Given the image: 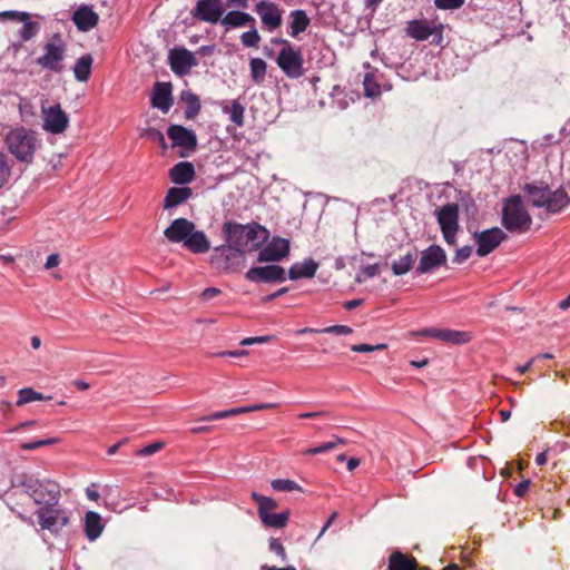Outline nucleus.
<instances>
[{
	"label": "nucleus",
	"instance_id": "obj_1",
	"mask_svg": "<svg viewBox=\"0 0 570 570\" xmlns=\"http://www.w3.org/2000/svg\"><path fill=\"white\" fill-rule=\"evenodd\" d=\"M222 233L225 242L244 255L257 252L269 237L268 229L255 222L240 224L226 220L222 225Z\"/></svg>",
	"mask_w": 570,
	"mask_h": 570
},
{
	"label": "nucleus",
	"instance_id": "obj_2",
	"mask_svg": "<svg viewBox=\"0 0 570 570\" xmlns=\"http://www.w3.org/2000/svg\"><path fill=\"white\" fill-rule=\"evenodd\" d=\"M522 190L533 207L544 208L550 214H558L570 204V197L562 187L551 190L542 180L528 183Z\"/></svg>",
	"mask_w": 570,
	"mask_h": 570
},
{
	"label": "nucleus",
	"instance_id": "obj_3",
	"mask_svg": "<svg viewBox=\"0 0 570 570\" xmlns=\"http://www.w3.org/2000/svg\"><path fill=\"white\" fill-rule=\"evenodd\" d=\"M4 142L9 153L14 158L27 165L33 161L37 150L41 146L38 132L24 127H18L8 131Z\"/></svg>",
	"mask_w": 570,
	"mask_h": 570
},
{
	"label": "nucleus",
	"instance_id": "obj_4",
	"mask_svg": "<svg viewBox=\"0 0 570 570\" xmlns=\"http://www.w3.org/2000/svg\"><path fill=\"white\" fill-rule=\"evenodd\" d=\"M501 224L510 233H527L532 224V218L520 195H512L502 203Z\"/></svg>",
	"mask_w": 570,
	"mask_h": 570
},
{
	"label": "nucleus",
	"instance_id": "obj_5",
	"mask_svg": "<svg viewBox=\"0 0 570 570\" xmlns=\"http://www.w3.org/2000/svg\"><path fill=\"white\" fill-rule=\"evenodd\" d=\"M22 491L40 507H52L60 501L61 489L58 482L50 479H37L23 476L21 482Z\"/></svg>",
	"mask_w": 570,
	"mask_h": 570
},
{
	"label": "nucleus",
	"instance_id": "obj_6",
	"mask_svg": "<svg viewBox=\"0 0 570 570\" xmlns=\"http://www.w3.org/2000/svg\"><path fill=\"white\" fill-rule=\"evenodd\" d=\"M209 264L219 273L235 274L245 268L246 256L225 242V244L213 248Z\"/></svg>",
	"mask_w": 570,
	"mask_h": 570
},
{
	"label": "nucleus",
	"instance_id": "obj_7",
	"mask_svg": "<svg viewBox=\"0 0 570 570\" xmlns=\"http://www.w3.org/2000/svg\"><path fill=\"white\" fill-rule=\"evenodd\" d=\"M67 45L60 33H55L43 47V55L37 58L36 63L52 72L63 70L62 61L66 57Z\"/></svg>",
	"mask_w": 570,
	"mask_h": 570
},
{
	"label": "nucleus",
	"instance_id": "obj_8",
	"mask_svg": "<svg viewBox=\"0 0 570 570\" xmlns=\"http://www.w3.org/2000/svg\"><path fill=\"white\" fill-rule=\"evenodd\" d=\"M38 523L42 530H48L53 535H59L61 530L70 522V512L59 502L52 507H40L36 511Z\"/></svg>",
	"mask_w": 570,
	"mask_h": 570
},
{
	"label": "nucleus",
	"instance_id": "obj_9",
	"mask_svg": "<svg viewBox=\"0 0 570 570\" xmlns=\"http://www.w3.org/2000/svg\"><path fill=\"white\" fill-rule=\"evenodd\" d=\"M276 65L291 79L301 78L305 73L302 50L294 45L279 50Z\"/></svg>",
	"mask_w": 570,
	"mask_h": 570
},
{
	"label": "nucleus",
	"instance_id": "obj_10",
	"mask_svg": "<svg viewBox=\"0 0 570 570\" xmlns=\"http://www.w3.org/2000/svg\"><path fill=\"white\" fill-rule=\"evenodd\" d=\"M31 17L32 14L26 11L8 10L0 12V21L10 20L22 23L18 32L21 42L30 41L40 32L41 24L31 20Z\"/></svg>",
	"mask_w": 570,
	"mask_h": 570
},
{
	"label": "nucleus",
	"instance_id": "obj_11",
	"mask_svg": "<svg viewBox=\"0 0 570 570\" xmlns=\"http://www.w3.org/2000/svg\"><path fill=\"white\" fill-rule=\"evenodd\" d=\"M507 234L499 227L488 228L480 233H474L473 238L476 245V255L484 257L493 252L503 240Z\"/></svg>",
	"mask_w": 570,
	"mask_h": 570
},
{
	"label": "nucleus",
	"instance_id": "obj_12",
	"mask_svg": "<svg viewBox=\"0 0 570 570\" xmlns=\"http://www.w3.org/2000/svg\"><path fill=\"white\" fill-rule=\"evenodd\" d=\"M168 63L175 75L184 77L189 73L191 68L198 65V60L185 47H175L168 52Z\"/></svg>",
	"mask_w": 570,
	"mask_h": 570
},
{
	"label": "nucleus",
	"instance_id": "obj_13",
	"mask_svg": "<svg viewBox=\"0 0 570 570\" xmlns=\"http://www.w3.org/2000/svg\"><path fill=\"white\" fill-rule=\"evenodd\" d=\"M255 12L259 16L262 28L273 32L283 22V10L279 6L269 0H262L255 4Z\"/></svg>",
	"mask_w": 570,
	"mask_h": 570
},
{
	"label": "nucleus",
	"instance_id": "obj_14",
	"mask_svg": "<svg viewBox=\"0 0 570 570\" xmlns=\"http://www.w3.org/2000/svg\"><path fill=\"white\" fill-rule=\"evenodd\" d=\"M245 278L250 283H283L286 272L279 265L253 266L245 273Z\"/></svg>",
	"mask_w": 570,
	"mask_h": 570
},
{
	"label": "nucleus",
	"instance_id": "obj_15",
	"mask_svg": "<svg viewBox=\"0 0 570 570\" xmlns=\"http://www.w3.org/2000/svg\"><path fill=\"white\" fill-rule=\"evenodd\" d=\"M45 131L58 135L63 132L69 125L68 115L61 109L60 104H56L48 108L42 107Z\"/></svg>",
	"mask_w": 570,
	"mask_h": 570
},
{
	"label": "nucleus",
	"instance_id": "obj_16",
	"mask_svg": "<svg viewBox=\"0 0 570 570\" xmlns=\"http://www.w3.org/2000/svg\"><path fill=\"white\" fill-rule=\"evenodd\" d=\"M458 216V206L451 204L443 206L438 213V222L448 244H454L455 242Z\"/></svg>",
	"mask_w": 570,
	"mask_h": 570
},
{
	"label": "nucleus",
	"instance_id": "obj_17",
	"mask_svg": "<svg viewBox=\"0 0 570 570\" xmlns=\"http://www.w3.org/2000/svg\"><path fill=\"white\" fill-rule=\"evenodd\" d=\"M289 254V242L285 238L274 237L264 247L258 249V263L279 262Z\"/></svg>",
	"mask_w": 570,
	"mask_h": 570
},
{
	"label": "nucleus",
	"instance_id": "obj_18",
	"mask_svg": "<svg viewBox=\"0 0 570 570\" xmlns=\"http://www.w3.org/2000/svg\"><path fill=\"white\" fill-rule=\"evenodd\" d=\"M224 13L222 1L198 0L191 10L193 17L204 22L217 23Z\"/></svg>",
	"mask_w": 570,
	"mask_h": 570
},
{
	"label": "nucleus",
	"instance_id": "obj_19",
	"mask_svg": "<svg viewBox=\"0 0 570 570\" xmlns=\"http://www.w3.org/2000/svg\"><path fill=\"white\" fill-rule=\"evenodd\" d=\"M71 20L79 31L88 32L97 27L99 16L91 4L83 3L72 12Z\"/></svg>",
	"mask_w": 570,
	"mask_h": 570
},
{
	"label": "nucleus",
	"instance_id": "obj_20",
	"mask_svg": "<svg viewBox=\"0 0 570 570\" xmlns=\"http://www.w3.org/2000/svg\"><path fill=\"white\" fill-rule=\"evenodd\" d=\"M446 261L445 252L439 245H431L422 252L416 273L425 274L441 265Z\"/></svg>",
	"mask_w": 570,
	"mask_h": 570
},
{
	"label": "nucleus",
	"instance_id": "obj_21",
	"mask_svg": "<svg viewBox=\"0 0 570 570\" xmlns=\"http://www.w3.org/2000/svg\"><path fill=\"white\" fill-rule=\"evenodd\" d=\"M195 227V224L184 217H179L174 219L170 225L164 230V236L169 240L170 243L178 244L183 243V245L186 242V238H188L189 233L193 232V228Z\"/></svg>",
	"mask_w": 570,
	"mask_h": 570
},
{
	"label": "nucleus",
	"instance_id": "obj_22",
	"mask_svg": "<svg viewBox=\"0 0 570 570\" xmlns=\"http://www.w3.org/2000/svg\"><path fill=\"white\" fill-rule=\"evenodd\" d=\"M167 136L171 139L174 147L178 146L189 150H195L197 146L196 134L184 126L170 125L167 129Z\"/></svg>",
	"mask_w": 570,
	"mask_h": 570
},
{
	"label": "nucleus",
	"instance_id": "obj_23",
	"mask_svg": "<svg viewBox=\"0 0 570 570\" xmlns=\"http://www.w3.org/2000/svg\"><path fill=\"white\" fill-rule=\"evenodd\" d=\"M413 334L419 336H429L446 344L461 345L463 343V332L449 328L426 327L413 332Z\"/></svg>",
	"mask_w": 570,
	"mask_h": 570
},
{
	"label": "nucleus",
	"instance_id": "obj_24",
	"mask_svg": "<svg viewBox=\"0 0 570 570\" xmlns=\"http://www.w3.org/2000/svg\"><path fill=\"white\" fill-rule=\"evenodd\" d=\"M150 102L154 108H157L163 112H168L174 102L171 96V85L168 82L157 81L154 86Z\"/></svg>",
	"mask_w": 570,
	"mask_h": 570
},
{
	"label": "nucleus",
	"instance_id": "obj_25",
	"mask_svg": "<svg viewBox=\"0 0 570 570\" xmlns=\"http://www.w3.org/2000/svg\"><path fill=\"white\" fill-rule=\"evenodd\" d=\"M169 178L176 185H186L194 180L195 168L189 161H179L169 170Z\"/></svg>",
	"mask_w": 570,
	"mask_h": 570
},
{
	"label": "nucleus",
	"instance_id": "obj_26",
	"mask_svg": "<svg viewBox=\"0 0 570 570\" xmlns=\"http://www.w3.org/2000/svg\"><path fill=\"white\" fill-rule=\"evenodd\" d=\"M184 247L193 254H205L210 249V242L206 234L203 230L196 229L195 226L193 232L189 233L188 238H186Z\"/></svg>",
	"mask_w": 570,
	"mask_h": 570
},
{
	"label": "nucleus",
	"instance_id": "obj_27",
	"mask_svg": "<svg viewBox=\"0 0 570 570\" xmlns=\"http://www.w3.org/2000/svg\"><path fill=\"white\" fill-rule=\"evenodd\" d=\"M193 196V190L190 187H171L168 189L163 207L164 209L175 208L185 202H187Z\"/></svg>",
	"mask_w": 570,
	"mask_h": 570
},
{
	"label": "nucleus",
	"instance_id": "obj_28",
	"mask_svg": "<svg viewBox=\"0 0 570 570\" xmlns=\"http://www.w3.org/2000/svg\"><path fill=\"white\" fill-rule=\"evenodd\" d=\"M317 268L318 264L312 258L294 263L288 271V278L292 281L312 278L314 277Z\"/></svg>",
	"mask_w": 570,
	"mask_h": 570
},
{
	"label": "nucleus",
	"instance_id": "obj_29",
	"mask_svg": "<svg viewBox=\"0 0 570 570\" xmlns=\"http://www.w3.org/2000/svg\"><path fill=\"white\" fill-rule=\"evenodd\" d=\"M433 32L434 29L425 20H411L405 28L406 36L416 41L428 40Z\"/></svg>",
	"mask_w": 570,
	"mask_h": 570
},
{
	"label": "nucleus",
	"instance_id": "obj_30",
	"mask_svg": "<svg viewBox=\"0 0 570 570\" xmlns=\"http://www.w3.org/2000/svg\"><path fill=\"white\" fill-rule=\"evenodd\" d=\"M419 563L413 556L394 551L389 557L387 570H417Z\"/></svg>",
	"mask_w": 570,
	"mask_h": 570
},
{
	"label": "nucleus",
	"instance_id": "obj_31",
	"mask_svg": "<svg viewBox=\"0 0 570 570\" xmlns=\"http://www.w3.org/2000/svg\"><path fill=\"white\" fill-rule=\"evenodd\" d=\"M219 21L227 30L243 27L247 23L252 26L256 23L254 17L243 11H229Z\"/></svg>",
	"mask_w": 570,
	"mask_h": 570
},
{
	"label": "nucleus",
	"instance_id": "obj_32",
	"mask_svg": "<svg viewBox=\"0 0 570 570\" xmlns=\"http://www.w3.org/2000/svg\"><path fill=\"white\" fill-rule=\"evenodd\" d=\"M311 23V19L305 10L297 9L289 13V36L296 38L304 32Z\"/></svg>",
	"mask_w": 570,
	"mask_h": 570
},
{
	"label": "nucleus",
	"instance_id": "obj_33",
	"mask_svg": "<svg viewBox=\"0 0 570 570\" xmlns=\"http://www.w3.org/2000/svg\"><path fill=\"white\" fill-rule=\"evenodd\" d=\"M104 530L101 517L99 513L88 511L85 515V533L88 540L94 541L100 537Z\"/></svg>",
	"mask_w": 570,
	"mask_h": 570
},
{
	"label": "nucleus",
	"instance_id": "obj_34",
	"mask_svg": "<svg viewBox=\"0 0 570 570\" xmlns=\"http://www.w3.org/2000/svg\"><path fill=\"white\" fill-rule=\"evenodd\" d=\"M222 111L227 115L229 120L237 127L244 126L245 107L238 99L232 100L230 102L223 101Z\"/></svg>",
	"mask_w": 570,
	"mask_h": 570
},
{
	"label": "nucleus",
	"instance_id": "obj_35",
	"mask_svg": "<svg viewBox=\"0 0 570 570\" xmlns=\"http://www.w3.org/2000/svg\"><path fill=\"white\" fill-rule=\"evenodd\" d=\"M92 57L90 55L81 56L75 63L73 75L78 81H87L91 73Z\"/></svg>",
	"mask_w": 570,
	"mask_h": 570
},
{
	"label": "nucleus",
	"instance_id": "obj_36",
	"mask_svg": "<svg viewBox=\"0 0 570 570\" xmlns=\"http://www.w3.org/2000/svg\"><path fill=\"white\" fill-rule=\"evenodd\" d=\"M181 100L187 105L185 109V117L187 119L195 118L200 111V101L197 95L191 91H183Z\"/></svg>",
	"mask_w": 570,
	"mask_h": 570
},
{
	"label": "nucleus",
	"instance_id": "obj_37",
	"mask_svg": "<svg viewBox=\"0 0 570 570\" xmlns=\"http://www.w3.org/2000/svg\"><path fill=\"white\" fill-rule=\"evenodd\" d=\"M262 523L267 528L283 529L287 525L289 519V512L283 511L279 513H268L259 518Z\"/></svg>",
	"mask_w": 570,
	"mask_h": 570
},
{
	"label": "nucleus",
	"instance_id": "obj_38",
	"mask_svg": "<svg viewBox=\"0 0 570 570\" xmlns=\"http://www.w3.org/2000/svg\"><path fill=\"white\" fill-rule=\"evenodd\" d=\"M415 254L407 253L406 255L394 261L391 265V269L395 276H402L409 273L415 262Z\"/></svg>",
	"mask_w": 570,
	"mask_h": 570
},
{
	"label": "nucleus",
	"instance_id": "obj_39",
	"mask_svg": "<svg viewBox=\"0 0 570 570\" xmlns=\"http://www.w3.org/2000/svg\"><path fill=\"white\" fill-rule=\"evenodd\" d=\"M250 498L258 505L257 512L259 518L272 513V511L277 508V502L273 498L262 495L257 492H252Z\"/></svg>",
	"mask_w": 570,
	"mask_h": 570
},
{
	"label": "nucleus",
	"instance_id": "obj_40",
	"mask_svg": "<svg viewBox=\"0 0 570 570\" xmlns=\"http://www.w3.org/2000/svg\"><path fill=\"white\" fill-rule=\"evenodd\" d=\"M487 463L488 461L483 456H471L468 460V466L475 473V478L485 481L491 479L485 468Z\"/></svg>",
	"mask_w": 570,
	"mask_h": 570
},
{
	"label": "nucleus",
	"instance_id": "obj_41",
	"mask_svg": "<svg viewBox=\"0 0 570 570\" xmlns=\"http://www.w3.org/2000/svg\"><path fill=\"white\" fill-rule=\"evenodd\" d=\"M253 82L262 83L266 76L267 65L262 58H252L249 61Z\"/></svg>",
	"mask_w": 570,
	"mask_h": 570
},
{
	"label": "nucleus",
	"instance_id": "obj_42",
	"mask_svg": "<svg viewBox=\"0 0 570 570\" xmlns=\"http://www.w3.org/2000/svg\"><path fill=\"white\" fill-rule=\"evenodd\" d=\"M50 399H51V396H45L31 387H24L18 392L17 405L21 406V405L30 403V402L50 400Z\"/></svg>",
	"mask_w": 570,
	"mask_h": 570
},
{
	"label": "nucleus",
	"instance_id": "obj_43",
	"mask_svg": "<svg viewBox=\"0 0 570 570\" xmlns=\"http://www.w3.org/2000/svg\"><path fill=\"white\" fill-rule=\"evenodd\" d=\"M344 444H346V441L344 439H342L337 435H334L332 441H328L318 446L308 448L303 453L305 455L321 454V453H325V452H330V451L334 450L337 445H344Z\"/></svg>",
	"mask_w": 570,
	"mask_h": 570
},
{
	"label": "nucleus",
	"instance_id": "obj_44",
	"mask_svg": "<svg viewBox=\"0 0 570 570\" xmlns=\"http://www.w3.org/2000/svg\"><path fill=\"white\" fill-rule=\"evenodd\" d=\"M364 94L366 97L375 98L381 95V87L373 71L366 72L363 80Z\"/></svg>",
	"mask_w": 570,
	"mask_h": 570
},
{
	"label": "nucleus",
	"instance_id": "obj_45",
	"mask_svg": "<svg viewBox=\"0 0 570 570\" xmlns=\"http://www.w3.org/2000/svg\"><path fill=\"white\" fill-rule=\"evenodd\" d=\"M273 490L282 492L302 491L301 485L289 479H275L271 482Z\"/></svg>",
	"mask_w": 570,
	"mask_h": 570
},
{
	"label": "nucleus",
	"instance_id": "obj_46",
	"mask_svg": "<svg viewBox=\"0 0 570 570\" xmlns=\"http://www.w3.org/2000/svg\"><path fill=\"white\" fill-rule=\"evenodd\" d=\"M262 38L258 33V31L255 28V24L252 26V29L249 31L244 32L240 36V41L243 46L248 48H257Z\"/></svg>",
	"mask_w": 570,
	"mask_h": 570
},
{
	"label": "nucleus",
	"instance_id": "obj_47",
	"mask_svg": "<svg viewBox=\"0 0 570 570\" xmlns=\"http://www.w3.org/2000/svg\"><path fill=\"white\" fill-rule=\"evenodd\" d=\"M379 274V264L362 265L355 281L363 283L367 278H373Z\"/></svg>",
	"mask_w": 570,
	"mask_h": 570
},
{
	"label": "nucleus",
	"instance_id": "obj_48",
	"mask_svg": "<svg viewBox=\"0 0 570 570\" xmlns=\"http://www.w3.org/2000/svg\"><path fill=\"white\" fill-rule=\"evenodd\" d=\"M58 441L59 440L57 438H47V439L36 440V441H31V442H23L20 444V449L24 450V451H32L40 446L53 445V444L58 443Z\"/></svg>",
	"mask_w": 570,
	"mask_h": 570
},
{
	"label": "nucleus",
	"instance_id": "obj_49",
	"mask_svg": "<svg viewBox=\"0 0 570 570\" xmlns=\"http://www.w3.org/2000/svg\"><path fill=\"white\" fill-rule=\"evenodd\" d=\"M11 174V167L3 153H0V189L7 184Z\"/></svg>",
	"mask_w": 570,
	"mask_h": 570
},
{
	"label": "nucleus",
	"instance_id": "obj_50",
	"mask_svg": "<svg viewBox=\"0 0 570 570\" xmlns=\"http://www.w3.org/2000/svg\"><path fill=\"white\" fill-rule=\"evenodd\" d=\"M320 333L334 335H350L353 333V328L347 325H331L324 328H320Z\"/></svg>",
	"mask_w": 570,
	"mask_h": 570
},
{
	"label": "nucleus",
	"instance_id": "obj_51",
	"mask_svg": "<svg viewBox=\"0 0 570 570\" xmlns=\"http://www.w3.org/2000/svg\"><path fill=\"white\" fill-rule=\"evenodd\" d=\"M387 348V345L384 343L371 345V344H354L351 346V350L355 353H371L374 351H383Z\"/></svg>",
	"mask_w": 570,
	"mask_h": 570
},
{
	"label": "nucleus",
	"instance_id": "obj_52",
	"mask_svg": "<svg viewBox=\"0 0 570 570\" xmlns=\"http://www.w3.org/2000/svg\"><path fill=\"white\" fill-rule=\"evenodd\" d=\"M269 550L276 553L283 562L287 561V553L279 539L272 538L268 543Z\"/></svg>",
	"mask_w": 570,
	"mask_h": 570
},
{
	"label": "nucleus",
	"instance_id": "obj_53",
	"mask_svg": "<svg viewBox=\"0 0 570 570\" xmlns=\"http://www.w3.org/2000/svg\"><path fill=\"white\" fill-rule=\"evenodd\" d=\"M164 446V443L161 442H154V443H150L141 449H139L137 452H136V455L138 456H149V455H153L155 453H157L158 451H160Z\"/></svg>",
	"mask_w": 570,
	"mask_h": 570
},
{
	"label": "nucleus",
	"instance_id": "obj_54",
	"mask_svg": "<svg viewBox=\"0 0 570 570\" xmlns=\"http://www.w3.org/2000/svg\"><path fill=\"white\" fill-rule=\"evenodd\" d=\"M434 4L441 10L458 9L463 4V0H434Z\"/></svg>",
	"mask_w": 570,
	"mask_h": 570
},
{
	"label": "nucleus",
	"instance_id": "obj_55",
	"mask_svg": "<svg viewBox=\"0 0 570 570\" xmlns=\"http://www.w3.org/2000/svg\"><path fill=\"white\" fill-rule=\"evenodd\" d=\"M230 416H232V413H230V409H229V410H225V411H217L209 415L202 416L199 419V421L210 422V421L222 420V419H226V417H230Z\"/></svg>",
	"mask_w": 570,
	"mask_h": 570
},
{
	"label": "nucleus",
	"instance_id": "obj_56",
	"mask_svg": "<svg viewBox=\"0 0 570 570\" xmlns=\"http://www.w3.org/2000/svg\"><path fill=\"white\" fill-rule=\"evenodd\" d=\"M274 338L272 335L246 337L240 341L242 346L253 345L256 343H268Z\"/></svg>",
	"mask_w": 570,
	"mask_h": 570
},
{
	"label": "nucleus",
	"instance_id": "obj_57",
	"mask_svg": "<svg viewBox=\"0 0 570 570\" xmlns=\"http://www.w3.org/2000/svg\"><path fill=\"white\" fill-rule=\"evenodd\" d=\"M147 136L150 139L158 141L163 147H166L165 137H164L161 131H159V130H157L155 128H149L147 130Z\"/></svg>",
	"mask_w": 570,
	"mask_h": 570
},
{
	"label": "nucleus",
	"instance_id": "obj_58",
	"mask_svg": "<svg viewBox=\"0 0 570 570\" xmlns=\"http://www.w3.org/2000/svg\"><path fill=\"white\" fill-rule=\"evenodd\" d=\"M530 480H523L521 482H519L515 487H514V494L519 498H522L529 490V487H530Z\"/></svg>",
	"mask_w": 570,
	"mask_h": 570
},
{
	"label": "nucleus",
	"instance_id": "obj_59",
	"mask_svg": "<svg viewBox=\"0 0 570 570\" xmlns=\"http://www.w3.org/2000/svg\"><path fill=\"white\" fill-rule=\"evenodd\" d=\"M222 291L219 288H216V287H207L205 288L202 294H200V297L204 299V301H209V299H213L214 297L220 295Z\"/></svg>",
	"mask_w": 570,
	"mask_h": 570
},
{
	"label": "nucleus",
	"instance_id": "obj_60",
	"mask_svg": "<svg viewBox=\"0 0 570 570\" xmlns=\"http://www.w3.org/2000/svg\"><path fill=\"white\" fill-rule=\"evenodd\" d=\"M31 426H43V424L39 421L31 420V421H24L14 426L11 432H19L23 429L31 428Z\"/></svg>",
	"mask_w": 570,
	"mask_h": 570
},
{
	"label": "nucleus",
	"instance_id": "obj_61",
	"mask_svg": "<svg viewBox=\"0 0 570 570\" xmlns=\"http://www.w3.org/2000/svg\"><path fill=\"white\" fill-rule=\"evenodd\" d=\"M60 264V256L59 254H50L47 258V262L45 264L46 269H51Z\"/></svg>",
	"mask_w": 570,
	"mask_h": 570
},
{
	"label": "nucleus",
	"instance_id": "obj_62",
	"mask_svg": "<svg viewBox=\"0 0 570 570\" xmlns=\"http://www.w3.org/2000/svg\"><path fill=\"white\" fill-rule=\"evenodd\" d=\"M19 111H20V115L22 117L28 115V114H32V105H31V102L26 100V99H21L20 104H19Z\"/></svg>",
	"mask_w": 570,
	"mask_h": 570
},
{
	"label": "nucleus",
	"instance_id": "obj_63",
	"mask_svg": "<svg viewBox=\"0 0 570 570\" xmlns=\"http://www.w3.org/2000/svg\"><path fill=\"white\" fill-rule=\"evenodd\" d=\"M86 494H87V498L91 501H97L99 499V492L97 490V485L95 483H91L87 489H86Z\"/></svg>",
	"mask_w": 570,
	"mask_h": 570
},
{
	"label": "nucleus",
	"instance_id": "obj_64",
	"mask_svg": "<svg viewBox=\"0 0 570 570\" xmlns=\"http://www.w3.org/2000/svg\"><path fill=\"white\" fill-rule=\"evenodd\" d=\"M287 292H288V288H287V287H282V288L277 289L276 292H274V293H272V294L266 295L265 297H263V299H262V301H263L264 303L271 302V301H273V299H275V298H277V297H279V296H282V295L286 294Z\"/></svg>",
	"mask_w": 570,
	"mask_h": 570
}]
</instances>
